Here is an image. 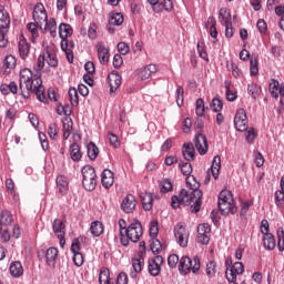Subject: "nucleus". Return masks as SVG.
<instances>
[{
  "instance_id": "obj_51",
  "label": "nucleus",
  "mask_w": 284,
  "mask_h": 284,
  "mask_svg": "<svg viewBox=\"0 0 284 284\" xmlns=\"http://www.w3.org/2000/svg\"><path fill=\"white\" fill-rule=\"evenodd\" d=\"M219 21L225 26L226 23H230V13H227V9L222 8L219 12Z\"/></svg>"
},
{
  "instance_id": "obj_48",
  "label": "nucleus",
  "mask_w": 284,
  "mask_h": 284,
  "mask_svg": "<svg viewBox=\"0 0 284 284\" xmlns=\"http://www.w3.org/2000/svg\"><path fill=\"white\" fill-rule=\"evenodd\" d=\"M179 168L184 176L192 174V164L190 162H180Z\"/></svg>"
},
{
  "instance_id": "obj_49",
  "label": "nucleus",
  "mask_w": 284,
  "mask_h": 284,
  "mask_svg": "<svg viewBox=\"0 0 284 284\" xmlns=\"http://www.w3.org/2000/svg\"><path fill=\"white\" fill-rule=\"evenodd\" d=\"M0 223L2 225H11L12 224V214L9 211H2L0 215Z\"/></svg>"
},
{
  "instance_id": "obj_2",
  "label": "nucleus",
  "mask_w": 284,
  "mask_h": 284,
  "mask_svg": "<svg viewBox=\"0 0 284 284\" xmlns=\"http://www.w3.org/2000/svg\"><path fill=\"white\" fill-rule=\"evenodd\" d=\"M201 199H203V196H196L194 191L182 189L179 196L173 195L171 197V206L173 210H178V207H181V205H191V212L196 214V212H201Z\"/></svg>"
},
{
  "instance_id": "obj_53",
  "label": "nucleus",
  "mask_w": 284,
  "mask_h": 284,
  "mask_svg": "<svg viewBox=\"0 0 284 284\" xmlns=\"http://www.w3.org/2000/svg\"><path fill=\"white\" fill-rule=\"evenodd\" d=\"M226 68L230 70V72H232V75L235 79H239V77H241V69H239V65H236V63H227Z\"/></svg>"
},
{
  "instance_id": "obj_64",
  "label": "nucleus",
  "mask_w": 284,
  "mask_h": 284,
  "mask_svg": "<svg viewBox=\"0 0 284 284\" xmlns=\"http://www.w3.org/2000/svg\"><path fill=\"white\" fill-rule=\"evenodd\" d=\"M116 284H128V274L125 272L119 273Z\"/></svg>"
},
{
  "instance_id": "obj_6",
  "label": "nucleus",
  "mask_w": 284,
  "mask_h": 284,
  "mask_svg": "<svg viewBox=\"0 0 284 284\" xmlns=\"http://www.w3.org/2000/svg\"><path fill=\"white\" fill-rule=\"evenodd\" d=\"M72 26L68 23H61L59 26V37L61 40V50L65 52L69 63L74 61V55H72V50L68 49V37L72 34Z\"/></svg>"
},
{
  "instance_id": "obj_60",
  "label": "nucleus",
  "mask_w": 284,
  "mask_h": 284,
  "mask_svg": "<svg viewBox=\"0 0 284 284\" xmlns=\"http://www.w3.org/2000/svg\"><path fill=\"white\" fill-rule=\"evenodd\" d=\"M212 108L213 112H221V110H223V101H221L219 98H214L212 100Z\"/></svg>"
},
{
  "instance_id": "obj_14",
  "label": "nucleus",
  "mask_w": 284,
  "mask_h": 284,
  "mask_svg": "<svg viewBox=\"0 0 284 284\" xmlns=\"http://www.w3.org/2000/svg\"><path fill=\"white\" fill-rule=\"evenodd\" d=\"M245 266L241 262H235L231 270L226 271V278L229 283L236 284V274H243Z\"/></svg>"
},
{
  "instance_id": "obj_11",
  "label": "nucleus",
  "mask_w": 284,
  "mask_h": 284,
  "mask_svg": "<svg viewBox=\"0 0 284 284\" xmlns=\"http://www.w3.org/2000/svg\"><path fill=\"white\" fill-rule=\"evenodd\" d=\"M234 125L239 132H245L247 130V114L245 113V109H239L235 118Z\"/></svg>"
},
{
  "instance_id": "obj_38",
  "label": "nucleus",
  "mask_w": 284,
  "mask_h": 284,
  "mask_svg": "<svg viewBox=\"0 0 284 284\" xmlns=\"http://www.w3.org/2000/svg\"><path fill=\"white\" fill-rule=\"evenodd\" d=\"M87 153L90 159V161H94L99 156V146L94 144V142H90L87 145Z\"/></svg>"
},
{
  "instance_id": "obj_13",
  "label": "nucleus",
  "mask_w": 284,
  "mask_h": 284,
  "mask_svg": "<svg viewBox=\"0 0 284 284\" xmlns=\"http://www.w3.org/2000/svg\"><path fill=\"white\" fill-rule=\"evenodd\" d=\"M121 210L125 214H132L136 210V197L133 194H128L121 203Z\"/></svg>"
},
{
  "instance_id": "obj_17",
  "label": "nucleus",
  "mask_w": 284,
  "mask_h": 284,
  "mask_svg": "<svg viewBox=\"0 0 284 284\" xmlns=\"http://www.w3.org/2000/svg\"><path fill=\"white\" fill-rule=\"evenodd\" d=\"M268 91L271 92V97H273V99L284 97V83L281 84L278 80L271 79V82L268 84Z\"/></svg>"
},
{
  "instance_id": "obj_19",
  "label": "nucleus",
  "mask_w": 284,
  "mask_h": 284,
  "mask_svg": "<svg viewBox=\"0 0 284 284\" xmlns=\"http://www.w3.org/2000/svg\"><path fill=\"white\" fill-rule=\"evenodd\" d=\"M95 50L98 52L100 63H108V61H110V49L105 47V43L98 42L95 44Z\"/></svg>"
},
{
  "instance_id": "obj_43",
  "label": "nucleus",
  "mask_w": 284,
  "mask_h": 284,
  "mask_svg": "<svg viewBox=\"0 0 284 284\" xmlns=\"http://www.w3.org/2000/svg\"><path fill=\"white\" fill-rule=\"evenodd\" d=\"M44 23H45L44 30L50 32L51 37H57V20L51 18L49 21L47 20Z\"/></svg>"
},
{
  "instance_id": "obj_16",
  "label": "nucleus",
  "mask_w": 284,
  "mask_h": 284,
  "mask_svg": "<svg viewBox=\"0 0 284 284\" xmlns=\"http://www.w3.org/2000/svg\"><path fill=\"white\" fill-rule=\"evenodd\" d=\"M193 141L199 154H207V138L203 133H197Z\"/></svg>"
},
{
  "instance_id": "obj_33",
  "label": "nucleus",
  "mask_w": 284,
  "mask_h": 284,
  "mask_svg": "<svg viewBox=\"0 0 284 284\" xmlns=\"http://www.w3.org/2000/svg\"><path fill=\"white\" fill-rule=\"evenodd\" d=\"M262 241L266 250L272 251L276 248V239L272 233L263 235Z\"/></svg>"
},
{
  "instance_id": "obj_26",
  "label": "nucleus",
  "mask_w": 284,
  "mask_h": 284,
  "mask_svg": "<svg viewBox=\"0 0 284 284\" xmlns=\"http://www.w3.org/2000/svg\"><path fill=\"white\" fill-rule=\"evenodd\" d=\"M70 159L74 161V163H79L81 159H83V153H81V146L73 142L69 148Z\"/></svg>"
},
{
  "instance_id": "obj_30",
  "label": "nucleus",
  "mask_w": 284,
  "mask_h": 284,
  "mask_svg": "<svg viewBox=\"0 0 284 284\" xmlns=\"http://www.w3.org/2000/svg\"><path fill=\"white\" fill-rule=\"evenodd\" d=\"M212 173L213 179H219V174L221 172V156L215 155L212 161L211 169L209 170Z\"/></svg>"
},
{
  "instance_id": "obj_40",
  "label": "nucleus",
  "mask_w": 284,
  "mask_h": 284,
  "mask_svg": "<svg viewBox=\"0 0 284 284\" xmlns=\"http://www.w3.org/2000/svg\"><path fill=\"white\" fill-rule=\"evenodd\" d=\"M82 185L87 192H92L97 189V178H88L82 180Z\"/></svg>"
},
{
  "instance_id": "obj_37",
  "label": "nucleus",
  "mask_w": 284,
  "mask_h": 284,
  "mask_svg": "<svg viewBox=\"0 0 284 284\" xmlns=\"http://www.w3.org/2000/svg\"><path fill=\"white\" fill-rule=\"evenodd\" d=\"M57 186L59 189L60 194H68V178L59 175L57 178Z\"/></svg>"
},
{
  "instance_id": "obj_24",
  "label": "nucleus",
  "mask_w": 284,
  "mask_h": 284,
  "mask_svg": "<svg viewBox=\"0 0 284 284\" xmlns=\"http://www.w3.org/2000/svg\"><path fill=\"white\" fill-rule=\"evenodd\" d=\"M101 182L103 187H105V190H110V187L114 185V173L109 169L104 170L102 172Z\"/></svg>"
},
{
  "instance_id": "obj_52",
  "label": "nucleus",
  "mask_w": 284,
  "mask_h": 284,
  "mask_svg": "<svg viewBox=\"0 0 284 284\" xmlns=\"http://www.w3.org/2000/svg\"><path fill=\"white\" fill-rule=\"evenodd\" d=\"M250 63H251V67H250L251 75L256 77V74H258V59L251 58Z\"/></svg>"
},
{
  "instance_id": "obj_63",
  "label": "nucleus",
  "mask_w": 284,
  "mask_h": 284,
  "mask_svg": "<svg viewBox=\"0 0 284 284\" xmlns=\"http://www.w3.org/2000/svg\"><path fill=\"white\" fill-rule=\"evenodd\" d=\"M118 52H120V54H128V52H130V45L125 42L118 43Z\"/></svg>"
},
{
  "instance_id": "obj_28",
  "label": "nucleus",
  "mask_w": 284,
  "mask_h": 284,
  "mask_svg": "<svg viewBox=\"0 0 284 284\" xmlns=\"http://www.w3.org/2000/svg\"><path fill=\"white\" fill-rule=\"evenodd\" d=\"M57 256H59V250L57 247H49L45 252L47 264L49 267L57 265Z\"/></svg>"
},
{
  "instance_id": "obj_8",
  "label": "nucleus",
  "mask_w": 284,
  "mask_h": 284,
  "mask_svg": "<svg viewBox=\"0 0 284 284\" xmlns=\"http://www.w3.org/2000/svg\"><path fill=\"white\" fill-rule=\"evenodd\" d=\"M174 236L180 247H187L190 241V232L185 229L183 223H179L174 229Z\"/></svg>"
},
{
  "instance_id": "obj_20",
  "label": "nucleus",
  "mask_w": 284,
  "mask_h": 284,
  "mask_svg": "<svg viewBox=\"0 0 284 284\" xmlns=\"http://www.w3.org/2000/svg\"><path fill=\"white\" fill-rule=\"evenodd\" d=\"M8 30H10V13L0 7V31L8 34Z\"/></svg>"
},
{
  "instance_id": "obj_59",
  "label": "nucleus",
  "mask_w": 284,
  "mask_h": 284,
  "mask_svg": "<svg viewBox=\"0 0 284 284\" xmlns=\"http://www.w3.org/2000/svg\"><path fill=\"white\" fill-rule=\"evenodd\" d=\"M161 186V192L166 193V192H172V182L170 180H163L160 184Z\"/></svg>"
},
{
  "instance_id": "obj_23",
  "label": "nucleus",
  "mask_w": 284,
  "mask_h": 284,
  "mask_svg": "<svg viewBox=\"0 0 284 284\" xmlns=\"http://www.w3.org/2000/svg\"><path fill=\"white\" fill-rule=\"evenodd\" d=\"M144 263H145V260L143 258V255H138V257L132 260V267L134 272H131L130 274L131 278H136V274H140V272L143 271Z\"/></svg>"
},
{
  "instance_id": "obj_45",
  "label": "nucleus",
  "mask_w": 284,
  "mask_h": 284,
  "mask_svg": "<svg viewBox=\"0 0 284 284\" xmlns=\"http://www.w3.org/2000/svg\"><path fill=\"white\" fill-rule=\"evenodd\" d=\"M195 114L197 116H205V101L201 98L195 102Z\"/></svg>"
},
{
  "instance_id": "obj_58",
  "label": "nucleus",
  "mask_w": 284,
  "mask_h": 284,
  "mask_svg": "<svg viewBox=\"0 0 284 284\" xmlns=\"http://www.w3.org/2000/svg\"><path fill=\"white\" fill-rule=\"evenodd\" d=\"M108 140L112 148H119V145H121L119 142V136H116L114 133H108Z\"/></svg>"
},
{
  "instance_id": "obj_46",
  "label": "nucleus",
  "mask_w": 284,
  "mask_h": 284,
  "mask_svg": "<svg viewBox=\"0 0 284 284\" xmlns=\"http://www.w3.org/2000/svg\"><path fill=\"white\" fill-rule=\"evenodd\" d=\"M99 283L100 284H109L110 283V270L109 268H101L99 275Z\"/></svg>"
},
{
  "instance_id": "obj_5",
  "label": "nucleus",
  "mask_w": 284,
  "mask_h": 284,
  "mask_svg": "<svg viewBox=\"0 0 284 284\" xmlns=\"http://www.w3.org/2000/svg\"><path fill=\"white\" fill-rule=\"evenodd\" d=\"M199 270H201V258L199 256H182L179 263V272L183 276L190 274H199Z\"/></svg>"
},
{
  "instance_id": "obj_35",
  "label": "nucleus",
  "mask_w": 284,
  "mask_h": 284,
  "mask_svg": "<svg viewBox=\"0 0 284 284\" xmlns=\"http://www.w3.org/2000/svg\"><path fill=\"white\" fill-rule=\"evenodd\" d=\"M110 92H116L121 87V75L112 73L109 75Z\"/></svg>"
},
{
  "instance_id": "obj_3",
  "label": "nucleus",
  "mask_w": 284,
  "mask_h": 284,
  "mask_svg": "<svg viewBox=\"0 0 284 284\" xmlns=\"http://www.w3.org/2000/svg\"><path fill=\"white\" fill-rule=\"evenodd\" d=\"M125 235H123V232H121V244L124 247H128L130 245V241L132 243H139L141 241V236H143V225H141V222L134 221L131 223L128 229L125 230Z\"/></svg>"
},
{
  "instance_id": "obj_62",
  "label": "nucleus",
  "mask_w": 284,
  "mask_h": 284,
  "mask_svg": "<svg viewBox=\"0 0 284 284\" xmlns=\"http://www.w3.org/2000/svg\"><path fill=\"white\" fill-rule=\"evenodd\" d=\"M245 138L247 143H254V139H256V131H254V128H251L246 131Z\"/></svg>"
},
{
  "instance_id": "obj_31",
  "label": "nucleus",
  "mask_w": 284,
  "mask_h": 284,
  "mask_svg": "<svg viewBox=\"0 0 284 284\" xmlns=\"http://www.w3.org/2000/svg\"><path fill=\"white\" fill-rule=\"evenodd\" d=\"M3 68L4 74H10V72L17 68V58H14V55H7L4 58Z\"/></svg>"
},
{
  "instance_id": "obj_44",
  "label": "nucleus",
  "mask_w": 284,
  "mask_h": 284,
  "mask_svg": "<svg viewBox=\"0 0 284 284\" xmlns=\"http://www.w3.org/2000/svg\"><path fill=\"white\" fill-rule=\"evenodd\" d=\"M69 99H70V103H71V105H73V108H77V105H79V91H77L75 88L69 89Z\"/></svg>"
},
{
  "instance_id": "obj_18",
  "label": "nucleus",
  "mask_w": 284,
  "mask_h": 284,
  "mask_svg": "<svg viewBox=\"0 0 284 284\" xmlns=\"http://www.w3.org/2000/svg\"><path fill=\"white\" fill-rule=\"evenodd\" d=\"M155 72H156V64H149L138 70L136 74L140 81H148V79H150V77L155 74Z\"/></svg>"
},
{
  "instance_id": "obj_50",
  "label": "nucleus",
  "mask_w": 284,
  "mask_h": 284,
  "mask_svg": "<svg viewBox=\"0 0 284 284\" xmlns=\"http://www.w3.org/2000/svg\"><path fill=\"white\" fill-rule=\"evenodd\" d=\"M277 247L280 252H284V230L280 227L277 230Z\"/></svg>"
},
{
  "instance_id": "obj_41",
  "label": "nucleus",
  "mask_w": 284,
  "mask_h": 284,
  "mask_svg": "<svg viewBox=\"0 0 284 284\" xmlns=\"http://www.w3.org/2000/svg\"><path fill=\"white\" fill-rule=\"evenodd\" d=\"M62 123H63V139L68 140L70 139V134H72L73 122L72 120L65 119L64 121H62Z\"/></svg>"
},
{
  "instance_id": "obj_42",
  "label": "nucleus",
  "mask_w": 284,
  "mask_h": 284,
  "mask_svg": "<svg viewBox=\"0 0 284 284\" xmlns=\"http://www.w3.org/2000/svg\"><path fill=\"white\" fill-rule=\"evenodd\" d=\"M82 176H83V180L97 179V171H94V168L90 165H85L82 168Z\"/></svg>"
},
{
  "instance_id": "obj_12",
  "label": "nucleus",
  "mask_w": 284,
  "mask_h": 284,
  "mask_svg": "<svg viewBox=\"0 0 284 284\" xmlns=\"http://www.w3.org/2000/svg\"><path fill=\"white\" fill-rule=\"evenodd\" d=\"M33 20L40 29L43 28V23L48 21V13L45 12V7H43V4H38L34 7Z\"/></svg>"
},
{
  "instance_id": "obj_21",
  "label": "nucleus",
  "mask_w": 284,
  "mask_h": 284,
  "mask_svg": "<svg viewBox=\"0 0 284 284\" xmlns=\"http://www.w3.org/2000/svg\"><path fill=\"white\" fill-rule=\"evenodd\" d=\"M140 199L143 210L150 212L154 205V193H141Z\"/></svg>"
},
{
  "instance_id": "obj_1",
  "label": "nucleus",
  "mask_w": 284,
  "mask_h": 284,
  "mask_svg": "<svg viewBox=\"0 0 284 284\" xmlns=\"http://www.w3.org/2000/svg\"><path fill=\"white\" fill-rule=\"evenodd\" d=\"M45 63H48L50 68H57L59 65V59L57 58V52H54V50L47 49L38 57L34 65L37 73H32V70L28 68L20 71V90L23 99H30V92H32V94H36L38 101L48 103L45 87H43V81L41 80V70L45 68Z\"/></svg>"
},
{
  "instance_id": "obj_54",
  "label": "nucleus",
  "mask_w": 284,
  "mask_h": 284,
  "mask_svg": "<svg viewBox=\"0 0 284 284\" xmlns=\"http://www.w3.org/2000/svg\"><path fill=\"white\" fill-rule=\"evenodd\" d=\"M224 85L226 89V99L229 101H236V93H234V92H232V90H230V85H232V83L230 81H225Z\"/></svg>"
},
{
  "instance_id": "obj_47",
  "label": "nucleus",
  "mask_w": 284,
  "mask_h": 284,
  "mask_svg": "<svg viewBox=\"0 0 284 284\" xmlns=\"http://www.w3.org/2000/svg\"><path fill=\"white\" fill-rule=\"evenodd\" d=\"M32 39H39V24L37 22H30L27 24Z\"/></svg>"
},
{
  "instance_id": "obj_57",
  "label": "nucleus",
  "mask_w": 284,
  "mask_h": 284,
  "mask_svg": "<svg viewBox=\"0 0 284 284\" xmlns=\"http://www.w3.org/2000/svg\"><path fill=\"white\" fill-rule=\"evenodd\" d=\"M176 104L179 105V108H181V105H183V95H184V90L183 87L179 85L176 89Z\"/></svg>"
},
{
  "instance_id": "obj_25",
  "label": "nucleus",
  "mask_w": 284,
  "mask_h": 284,
  "mask_svg": "<svg viewBox=\"0 0 284 284\" xmlns=\"http://www.w3.org/2000/svg\"><path fill=\"white\" fill-rule=\"evenodd\" d=\"M18 48L21 59H28V54H30V43H28L26 37L20 36Z\"/></svg>"
},
{
  "instance_id": "obj_36",
  "label": "nucleus",
  "mask_w": 284,
  "mask_h": 284,
  "mask_svg": "<svg viewBox=\"0 0 284 284\" xmlns=\"http://www.w3.org/2000/svg\"><path fill=\"white\" fill-rule=\"evenodd\" d=\"M90 232L94 237L101 236V234H103V223L99 221L92 222L90 225Z\"/></svg>"
},
{
  "instance_id": "obj_61",
  "label": "nucleus",
  "mask_w": 284,
  "mask_h": 284,
  "mask_svg": "<svg viewBox=\"0 0 284 284\" xmlns=\"http://www.w3.org/2000/svg\"><path fill=\"white\" fill-rule=\"evenodd\" d=\"M206 274L207 276H214L216 274V262L211 261L206 264Z\"/></svg>"
},
{
  "instance_id": "obj_27",
  "label": "nucleus",
  "mask_w": 284,
  "mask_h": 284,
  "mask_svg": "<svg viewBox=\"0 0 284 284\" xmlns=\"http://www.w3.org/2000/svg\"><path fill=\"white\" fill-rule=\"evenodd\" d=\"M10 275L13 278H21L23 276V265L19 261H14L9 266Z\"/></svg>"
},
{
  "instance_id": "obj_15",
  "label": "nucleus",
  "mask_w": 284,
  "mask_h": 284,
  "mask_svg": "<svg viewBox=\"0 0 284 284\" xmlns=\"http://www.w3.org/2000/svg\"><path fill=\"white\" fill-rule=\"evenodd\" d=\"M163 263V256L158 255L152 260H149V265H148V270H149V274L151 276H159V274H161V265Z\"/></svg>"
},
{
  "instance_id": "obj_9",
  "label": "nucleus",
  "mask_w": 284,
  "mask_h": 284,
  "mask_svg": "<svg viewBox=\"0 0 284 284\" xmlns=\"http://www.w3.org/2000/svg\"><path fill=\"white\" fill-rule=\"evenodd\" d=\"M52 230L60 241V247H65V223L60 219H55L52 223Z\"/></svg>"
},
{
  "instance_id": "obj_32",
  "label": "nucleus",
  "mask_w": 284,
  "mask_h": 284,
  "mask_svg": "<svg viewBox=\"0 0 284 284\" xmlns=\"http://www.w3.org/2000/svg\"><path fill=\"white\" fill-rule=\"evenodd\" d=\"M0 92L4 95L10 94H17L19 92V87L17 85V82L12 81L9 84H1L0 85Z\"/></svg>"
},
{
  "instance_id": "obj_10",
  "label": "nucleus",
  "mask_w": 284,
  "mask_h": 284,
  "mask_svg": "<svg viewBox=\"0 0 284 284\" xmlns=\"http://www.w3.org/2000/svg\"><path fill=\"white\" fill-rule=\"evenodd\" d=\"M212 233V227L207 223L200 224L197 226V243L201 245H207L210 243V234Z\"/></svg>"
},
{
  "instance_id": "obj_4",
  "label": "nucleus",
  "mask_w": 284,
  "mask_h": 284,
  "mask_svg": "<svg viewBox=\"0 0 284 284\" xmlns=\"http://www.w3.org/2000/svg\"><path fill=\"white\" fill-rule=\"evenodd\" d=\"M217 205L220 212L224 216H227V214H236V212H239L236 204H234V197L232 196V192L227 190L221 191Z\"/></svg>"
},
{
  "instance_id": "obj_22",
  "label": "nucleus",
  "mask_w": 284,
  "mask_h": 284,
  "mask_svg": "<svg viewBox=\"0 0 284 284\" xmlns=\"http://www.w3.org/2000/svg\"><path fill=\"white\" fill-rule=\"evenodd\" d=\"M186 185L190 187L191 192L195 193V196H203V192L199 189L201 187V183L196 181V178L194 175H189L186 178Z\"/></svg>"
},
{
  "instance_id": "obj_55",
  "label": "nucleus",
  "mask_w": 284,
  "mask_h": 284,
  "mask_svg": "<svg viewBox=\"0 0 284 284\" xmlns=\"http://www.w3.org/2000/svg\"><path fill=\"white\" fill-rule=\"evenodd\" d=\"M48 134L50 139H57V135L59 134V128L57 126V123L49 124Z\"/></svg>"
},
{
  "instance_id": "obj_39",
  "label": "nucleus",
  "mask_w": 284,
  "mask_h": 284,
  "mask_svg": "<svg viewBox=\"0 0 284 284\" xmlns=\"http://www.w3.org/2000/svg\"><path fill=\"white\" fill-rule=\"evenodd\" d=\"M247 92L252 95V99L256 100L257 97H261L262 90L258 84L252 82L247 85Z\"/></svg>"
},
{
  "instance_id": "obj_56",
  "label": "nucleus",
  "mask_w": 284,
  "mask_h": 284,
  "mask_svg": "<svg viewBox=\"0 0 284 284\" xmlns=\"http://www.w3.org/2000/svg\"><path fill=\"white\" fill-rule=\"evenodd\" d=\"M275 205L282 207L284 205V192L278 190L275 192Z\"/></svg>"
},
{
  "instance_id": "obj_34",
  "label": "nucleus",
  "mask_w": 284,
  "mask_h": 284,
  "mask_svg": "<svg viewBox=\"0 0 284 284\" xmlns=\"http://www.w3.org/2000/svg\"><path fill=\"white\" fill-rule=\"evenodd\" d=\"M125 21V18H123V13L121 12H111L109 17V23L110 26H123V22Z\"/></svg>"
},
{
  "instance_id": "obj_7",
  "label": "nucleus",
  "mask_w": 284,
  "mask_h": 284,
  "mask_svg": "<svg viewBox=\"0 0 284 284\" xmlns=\"http://www.w3.org/2000/svg\"><path fill=\"white\" fill-rule=\"evenodd\" d=\"M148 2L156 14H161V12H172V10H174L172 0H148Z\"/></svg>"
},
{
  "instance_id": "obj_29",
  "label": "nucleus",
  "mask_w": 284,
  "mask_h": 284,
  "mask_svg": "<svg viewBox=\"0 0 284 284\" xmlns=\"http://www.w3.org/2000/svg\"><path fill=\"white\" fill-rule=\"evenodd\" d=\"M183 158L185 161H194L195 159V151H194V144L192 143H184L183 150H182Z\"/></svg>"
}]
</instances>
